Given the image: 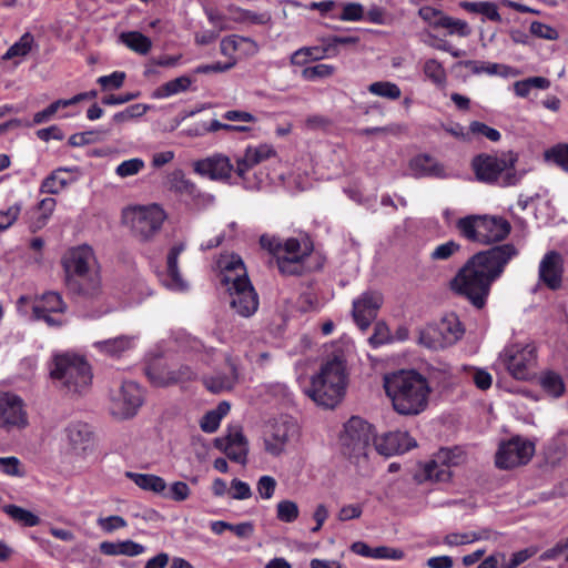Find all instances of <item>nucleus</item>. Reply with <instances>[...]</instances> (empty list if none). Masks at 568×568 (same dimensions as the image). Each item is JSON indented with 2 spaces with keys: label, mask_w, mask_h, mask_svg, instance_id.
<instances>
[{
  "label": "nucleus",
  "mask_w": 568,
  "mask_h": 568,
  "mask_svg": "<svg viewBox=\"0 0 568 568\" xmlns=\"http://www.w3.org/2000/svg\"><path fill=\"white\" fill-rule=\"evenodd\" d=\"M518 254L511 243L490 246L471 255L449 281V290L466 298L475 308L483 310L491 285Z\"/></svg>",
  "instance_id": "obj_1"
},
{
  "label": "nucleus",
  "mask_w": 568,
  "mask_h": 568,
  "mask_svg": "<svg viewBox=\"0 0 568 568\" xmlns=\"http://www.w3.org/2000/svg\"><path fill=\"white\" fill-rule=\"evenodd\" d=\"M386 395L403 416H417L428 407L432 388L427 378L415 369H400L384 377Z\"/></svg>",
  "instance_id": "obj_2"
},
{
  "label": "nucleus",
  "mask_w": 568,
  "mask_h": 568,
  "mask_svg": "<svg viewBox=\"0 0 568 568\" xmlns=\"http://www.w3.org/2000/svg\"><path fill=\"white\" fill-rule=\"evenodd\" d=\"M518 154L513 151L503 153L500 158L479 153L471 159L470 168L478 182L507 187L518 184L525 174V171L516 170Z\"/></svg>",
  "instance_id": "obj_3"
},
{
  "label": "nucleus",
  "mask_w": 568,
  "mask_h": 568,
  "mask_svg": "<svg viewBox=\"0 0 568 568\" xmlns=\"http://www.w3.org/2000/svg\"><path fill=\"white\" fill-rule=\"evenodd\" d=\"M345 362L335 356L321 367V372L312 378L307 395L320 406L334 408L345 395L347 376Z\"/></svg>",
  "instance_id": "obj_4"
},
{
  "label": "nucleus",
  "mask_w": 568,
  "mask_h": 568,
  "mask_svg": "<svg viewBox=\"0 0 568 568\" xmlns=\"http://www.w3.org/2000/svg\"><path fill=\"white\" fill-rule=\"evenodd\" d=\"M221 283L227 286L232 296L231 306L243 317L252 316L258 307V296L255 292L241 257H232L224 266Z\"/></svg>",
  "instance_id": "obj_5"
},
{
  "label": "nucleus",
  "mask_w": 568,
  "mask_h": 568,
  "mask_svg": "<svg viewBox=\"0 0 568 568\" xmlns=\"http://www.w3.org/2000/svg\"><path fill=\"white\" fill-rule=\"evenodd\" d=\"M455 227L460 237L483 245L500 243L511 231V225L506 219L488 214L463 216L456 221Z\"/></svg>",
  "instance_id": "obj_6"
},
{
  "label": "nucleus",
  "mask_w": 568,
  "mask_h": 568,
  "mask_svg": "<svg viewBox=\"0 0 568 568\" xmlns=\"http://www.w3.org/2000/svg\"><path fill=\"white\" fill-rule=\"evenodd\" d=\"M50 377L60 383L69 393L80 394L92 381V372L84 357L75 354H60L53 357Z\"/></svg>",
  "instance_id": "obj_7"
},
{
  "label": "nucleus",
  "mask_w": 568,
  "mask_h": 568,
  "mask_svg": "<svg viewBox=\"0 0 568 568\" xmlns=\"http://www.w3.org/2000/svg\"><path fill=\"white\" fill-rule=\"evenodd\" d=\"M374 435L372 424L358 416L351 417L339 436L341 453L351 460L366 457L371 443H374Z\"/></svg>",
  "instance_id": "obj_8"
},
{
  "label": "nucleus",
  "mask_w": 568,
  "mask_h": 568,
  "mask_svg": "<svg viewBox=\"0 0 568 568\" xmlns=\"http://www.w3.org/2000/svg\"><path fill=\"white\" fill-rule=\"evenodd\" d=\"M134 237L140 242L151 241L162 229L165 212L158 205L136 206L124 212Z\"/></svg>",
  "instance_id": "obj_9"
},
{
  "label": "nucleus",
  "mask_w": 568,
  "mask_h": 568,
  "mask_svg": "<svg viewBox=\"0 0 568 568\" xmlns=\"http://www.w3.org/2000/svg\"><path fill=\"white\" fill-rule=\"evenodd\" d=\"M500 359L508 373L518 381H528L536 365V348L530 345L511 344L500 353Z\"/></svg>",
  "instance_id": "obj_10"
},
{
  "label": "nucleus",
  "mask_w": 568,
  "mask_h": 568,
  "mask_svg": "<svg viewBox=\"0 0 568 568\" xmlns=\"http://www.w3.org/2000/svg\"><path fill=\"white\" fill-rule=\"evenodd\" d=\"M95 261L94 252L89 245H80L71 248L63 258L65 272V285L68 290H80L77 278H82L85 274L92 273L91 263Z\"/></svg>",
  "instance_id": "obj_11"
},
{
  "label": "nucleus",
  "mask_w": 568,
  "mask_h": 568,
  "mask_svg": "<svg viewBox=\"0 0 568 568\" xmlns=\"http://www.w3.org/2000/svg\"><path fill=\"white\" fill-rule=\"evenodd\" d=\"M534 453L535 446L532 443L520 437H514L500 444L495 456V464L500 469H511L526 465Z\"/></svg>",
  "instance_id": "obj_12"
},
{
  "label": "nucleus",
  "mask_w": 568,
  "mask_h": 568,
  "mask_svg": "<svg viewBox=\"0 0 568 568\" xmlns=\"http://www.w3.org/2000/svg\"><path fill=\"white\" fill-rule=\"evenodd\" d=\"M383 303L384 296L378 291H366L353 301L352 317L361 331L372 325Z\"/></svg>",
  "instance_id": "obj_13"
},
{
  "label": "nucleus",
  "mask_w": 568,
  "mask_h": 568,
  "mask_svg": "<svg viewBox=\"0 0 568 568\" xmlns=\"http://www.w3.org/2000/svg\"><path fill=\"white\" fill-rule=\"evenodd\" d=\"M466 455L459 447L440 448L435 458L425 466V475L428 479L435 481H447L452 477L450 466H457L464 463Z\"/></svg>",
  "instance_id": "obj_14"
},
{
  "label": "nucleus",
  "mask_w": 568,
  "mask_h": 568,
  "mask_svg": "<svg viewBox=\"0 0 568 568\" xmlns=\"http://www.w3.org/2000/svg\"><path fill=\"white\" fill-rule=\"evenodd\" d=\"M298 433L297 424L291 418H281L271 424L270 433L264 438L265 452L272 456H280L288 440Z\"/></svg>",
  "instance_id": "obj_15"
},
{
  "label": "nucleus",
  "mask_w": 568,
  "mask_h": 568,
  "mask_svg": "<svg viewBox=\"0 0 568 568\" xmlns=\"http://www.w3.org/2000/svg\"><path fill=\"white\" fill-rule=\"evenodd\" d=\"M143 404V394L140 386L132 381L124 382L120 394L113 399L112 413L121 418H131Z\"/></svg>",
  "instance_id": "obj_16"
},
{
  "label": "nucleus",
  "mask_w": 568,
  "mask_h": 568,
  "mask_svg": "<svg viewBox=\"0 0 568 568\" xmlns=\"http://www.w3.org/2000/svg\"><path fill=\"white\" fill-rule=\"evenodd\" d=\"M416 440L407 432H387L377 437L374 435V447L379 455L393 456L404 454L416 447Z\"/></svg>",
  "instance_id": "obj_17"
},
{
  "label": "nucleus",
  "mask_w": 568,
  "mask_h": 568,
  "mask_svg": "<svg viewBox=\"0 0 568 568\" xmlns=\"http://www.w3.org/2000/svg\"><path fill=\"white\" fill-rule=\"evenodd\" d=\"M195 173L213 181H226L234 170L229 156L215 153L212 156L197 160L193 163Z\"/></svg>",
  "instance_id": "obj_18"
},
{
  "label": "nucleus",
  "mask_w": 568,
  "mask_h": 568,
  "mask_svg": "<svg viewBox=\"0 0 568 568\" xmlns=\"http://www.w3.org/2000/svg\"><path fill=\"white\" fill-rule=\"evenodd\" d=\"M28 425L22 399L17 395L0 396V426L7 430L13 427L23 428Z\"/></svg>",
  "instance_id": "obj_19"
},
{
  "label": "nucleus",
  "mask_w": 568,
  "mask_h": 568,
  "mask_svg": "<svg viewBox=\"0 0 568 568\" xmlns=\"http://www.w3.org/2000/svg\"><path fill=\"white\" fill-rule=\"evenodd\" d=\"M539 280L549 290L557 291L562 282V258L555 251L548 252L539 265Z\"/></svg>",
  "instance_id": "obj_20"
},
{
  "label": "nucleus",
  "mask_w": 568,
  "mask_h": 568,
  "mask_svg": "<svg viewBox=\"0 0 568 568\" xmlns=\"http://www.w3.org/2000/svg\"><path fill=\"white\" fill-rule=\"evenodd\" d=\"M313 252V243L306 239L304 241V248L301 254H295L293 256H278L276 261L278 271L283 275L287 276H302L306 273V267L304 265V261Z\"/></svg>",
  "instance_id": "obj_21"
},
{
  "label": "nucleus",
  "mask_w": 568,
  "mask_h": 568,
  "mask_svg": "<svg viewBox=\"0 0 568 568\" xmlns=\"http://www.w3.org/2000/svg\"><path fill=\"white\" fill-rule=\"evenodd\" d=\"M65 434L75 453H84L90 448L93 442L91 427L83 422H73L65 428Z\"/></svg>",
  "instance_id": "obj_22"
},
{
  "label": "nucleus",
  "mask_w": 568,
  "mask_h": 568,
  "mask_svg": "<svg viewBox=\"0 0 568 568\" xmlns=\"http://www.w3.org/2000/svg\"><path fill=\"white\" fill-rule=\"evenodd\" d=\"M80 290H68L79 302L98 301L102 295L101 278L97 271L85 274L82 278H77Z\"/></svg>",
  "instance_id": "obj_23"
},
{
  "label": "nucleus",
  "mask_w": 568,
  "mask_h": 568,
  "mask_svg": "<svg viewBox=\"0 0 568 568\" xmlns=\"http://www.w3.org/2000/svg\"><path fill=\"white\" fill-rule=\"evenodd\" d=\"M409 168L415 176L446 178L445 168L435 158L428 154H418L409 162Z\"/></svg>",
  "instance_id": "obj_24"
},
{
  "label": "nucleus",
  "mask_w": 568,
  "mask_h": 568,
  "mask_svg": "<svg viewBox=\"0 0 568 568\" xmlns=\"http://www.w3.org/2000/svg\"><path fill=\"white\" fill-rule=\"evenodd\" d=\"M437 329L444 347L455 344L465 333V328L455 313L445 315L438 324Z\"/></svg>",
  "instance_id": "obj_25"
},
{
  "label": "nucleus",
  "mask_w": 568,
  "mask_h": 568,
  "mask_svg": "<svg viewBox=\"0 0 568 568\" xmlns=\"http://www.w3.org/2000/svg\"><path fill=\"white\" fill-rule=\"evenodd\" d=\"M100 551L105 556H128L135 557L144 551V546L133 540L123 541H102L99 546Z\"/></svg>",
  "instance_id": "obj_26"
},
{
  "label": "nucleus",
  "mask_w": 568,
  "mask_h": 568,
  "mask_svg": "<svg viewBox=\"0 0 568 568\" xmlns=\"http://www.w3.org/2000/svg\"><path fill=\"white\" fill-rule=\"evenodd\" d=\"M184 243H178L173 245L166 256V266H168V276L169 283L168 285L175 290H184L186 288V283L182 278V275L178 267V258L180 254L184 251Z\"/></svg>",
  "instance_id": "obj_27"
},
{
  "label": "nucleus",
  "mask_w": 568,
  "mask_h": 568,
  "mask_svg": "<svg viewBox=\"0 0 568 568\" xmlns=\"http://www.w3.org/2000/svg\"><path fill=\"white\" fill-rule=\"evenodd\" d=\"M331 55V48L326 47V43L323 45H314V47H303L296 50L291 55V63L293 65H305L310 61H318L324 59L325 57Z\"/></svg>",
  "instance_id": "obj_28"
},
{
  "label": "nucleus",
  "mask_w": 568,
  "mask_h": 568,
  "mask_svg": "<svg viewBox=\"0 0 568 568\" xmlns=\"http://www.w3.org/2000/svg\"><path fill=\"white\" fill-rule=\"evenodd\" d=\"M126 477L130 478L138 487L146 491L163 495L166 489L165 480L162 477L153 474H139L128 471Z\"/></svg>",
  "instance_id": "obj_29"
},
{
  "label": "nucleus",
  "mask_w": 568,
  "mask_h": 568,
  "mask_svg": "<svg viewBox=\"0 0 568 568\" xmlns=\"http://www.w3.org/2000/svg\"><path fill=\"white\" fill-rule=\"evenodd\" d=\"M459 7L467 12L470 13H478L487 18L488 20L493 22H501V16L498 12V7L495 2L491 1H460Z\"/></svg>",
  "instance_id": "obj_30"
},
{
  "label": "nucleus",
  "mask_w": 568,
  "mask_h": 568,
  "mask_svg": "<svg viewBox=\"0 0 568 568\" xmlns=\"http://www.w3.org/2000/svg\"><path fill=\"white\" fill-rule=\"evenodd\" d=\"M65 311L67 304L57 292L44 293L40 301L32 306L33 314H42L43 312L64 313Z\"/></svg>",
  "instance_id": "obj_31"
},
{
  "label": "nucleus",
  "mask_w": 568,
  "mask_h": 568,
  "mask_svg": "<svg viewBox=\"0 0 568 568\" xmlns=\"http://www.w3.org/2000/svg\"><path fill=\"white\" fill-rule=\"evenodd\" d=\"M191 84L192 79L189 75H181L158 87L152 92V98L163 99L171 97L173 94H178L180 92H185L189 90Z\"/></svg>",
  "instance_id": "obj_32"
},
{
  "label": "nucleus",
  "mask_w": 568,
  "mask_h": 568,
  "mask_svg": "<svg viewBox=\"0 0 568 568\" xmlns=\"http://www.w3.org/2000/svg\"><path fill=\"white\" fill-rule=\"evenodd\" d=\"M231 376L216 375L205 379L204 384L206 388L213 394H220L225 390H231L239 379V373L236 366L231 363Z\"/></svg>",
  "instance_id": "obj_33"
},
{
  "label": "nucleus",
  "mask_w": 568,
  "mask_h": 568,
  "mask_svg": "<svg viewBox=\"0 0 568 568\" xmlns=\"http://www.w3.org/2000/svg\"><path fill=\"white\" fill-rule=\"evenodd\" d=\"M230 404L227 402H221L219 405L207 413L204 414L200 422V427L204 433H214L217 430L222 418L230 412Z\"/></svg>",
  "instance_id": "obj_34"
},
{
  "label": "nucleus",
  "mask_w": 568,
  "mask_h": 568,
  "mask_svg": "<svg viewBox=\"0 0 568 568\" xmlns=\"http://www.w3.org/2000/svg\"><path fill=\"white\" fill-rule=\"evenodd\" d=\"M243 44L248 45L247 52L255 53L258 48L255 41L250 38L232 34L221 40L220 50L223 55H230L232 52L242 50Z\"/></svg>",
  "instance_id": "obj_35"
},
{
  "label": "nucleus",
  "mask_w": 568,
  "mask_h": 568,
  "mask_svg": "<svg viewBox=\"0 0 568 568\" xmlns=\"http://www.w3.org/2000/svg\"><path fill=\"white\" fill-rule=\"evenodd\" d=\"M120 39L129 49L140 54H146L152 47L150 38L139 31L123 32Z\"/></svg>",
  "instance_id": "obj_36"
},
{
  "label": "nucleus",
  "mask_w": 568,
  "mask_h": 568,
  "mask_svg": "<svg viewBox=\"0 0 568 568\" xmlns=\"http://www.w3.org/2000/svg\"><path fill=\"white\" fill-rule=\"evenodd\" d=\"M435 24L439 27V29H446L449 36L466 38L471 33V28L465 20L456 19L447 14L442 17Z\"/></svg>",
  "instance_id": "obj_37"
},
{
  "label": "nucleus",
  "mask_w": 568,
  "mask_h": 568,
  "mask_svg": "<svg viewBox=\"0 0 568 568\" xmlns=\"http://www.w3.org/2000/svg\"><path fill=\"white\" fill-rule=\"evenodd\" d=\"M2 510L14 521L20 523L24 527H34L40 524V518L20 506L17 505H6Z\"/></svg>",
  "instance_id": "obj_38"
},
{
  "label": "nucleus",
  "mask_w": 568,
  "mask_h": 568,
  "mask_svg": "<svg viewBox=\"0 0 568 568\" xmlns=\"http://www.w3.org/2000/svg\"><path fill=\"white\" fill-rule=\"evenodd\" d=\"M131 346V339L128 336H118L114 338L99 341L94 343V347L100 352L109 355H119L120 353L129 349Z\"/></svg>",
  "instance_id": "obj_39"
},
{
  "label": "nucleus",
  "mask_w": 568,
  "mask_h": 568,
  "mask_svg": "<svg viewBox=\"0 0 568 568\" xmlns=\"http://www.w3.org/2000/svg\"><path fill=\"white\" fill-rule=\"evenodd\" d=\"M70 169L59 168L54 170L50 175H48L41 183L40 192L48 194H58L62 191L68 184V180L60 176L61 172H69Z\"/></svg>",
  "instance_id": "obj_40"
},
{
  "label": "nucleus",
  "mask_w": 568,
  "mask_h": 568,
  "mask_svg": "<svg viewBox=\"0 0 568 568\" xmlns=\"http://www.w3.org/2000/svg\"><path fill=\"white\" fill-rule=\"evenodd\" d=\"M171 189L176 192L185 193L192 197H195L200 194L196 185L189 179L185 178L182 170H175L172 172L171 178Z\"/></svg>",
  "instance_id": "obj_41"
},
{
  "label": "nucleus",
  "mask_w": 568,
  "mask_h": 568,
  "mask_svg": "<svg viewBox=\"0 0 568 568\" xmlns=\"http://www.w3.org/2000/svg\"><path fill=\"white\" fill-rule=\"evenodd\" d=\"M544 158L546 161L552 162L565 172H568V143H558L547 149Z\"/></svg>",
  "instance_id": "obj_42"
},
{
  "label": "nucleus",
  "mask_w": 568,
  "mask_h": 568,
  "mask_svg": "<svg viewBox=\"0 0 568 568\" xmlns=\"http://www.w3.org/2000/svg\"><path fill=\"white\" fill-rule=\"evenodd\" d=\"M540 385L545 392L554 397H559L565 392V384L561 376L551 371L540 377Z\"/></svg>",
  "instance_id": "obj_43"
},
{
  "label": "nucleus",
  "mask_w": 568,
  "mask_h": 568,
  "mask_svg": "<svg viewBox=\"0 0 568 568\" xmlns=\"http://www.w3.org/2000/svg\"><path fill=\"white\" fill-rule=\"evenodd\" d=\"M33 36L26 32L18 42L12 44L2 57L3 60H10L16 57H24L31 51L33 43Z\"/></svg>",
  "instance_id": "obj_44"
},
{
  "label": "nucleus",
  "mask_w": 568,
  "mask_h": 568,
  "mask_svg": "<svg viewBox=\"0 0 568 568\" xmlns=\"http://www.w3.org/2000/svg\"><path fill=\"white\" fill-rule=\"evenodd\" d=\"M300 515L298 506L293 500H282L276 506V517L283 523H294Z\"/></svg>",
  "instance_id": "obj_45"
},
{
  "label": "nucleus",
  "mask_w": 568,
  "mask_h": 568,
  "mask_svg": "<svg viewBox=\"0 0 568 568\" xmlns=\"http://www.w3.org/2000/svg\"><path fill=\"white\" fill-rule=\"evenodd\" d=\"M368 91L375 95L396 100L400 97L402 92L397 84L387 81H377L368 87Z\"/></svg>",
  "instance_id": "obj_46"
},
{
  "label": "nucleus",
  "mask_w": 568,
  "mask_h": 568,
  "mask_svg": "<svg viewBox=\"0 0 568 568\" xmlns=\"http://www.w3.org/2000/svg\"><path fill=\"white\" fill-rule=\"evenodd\" d=\"M425 75L435 84L440 85L446 82V72L443 64L436 59H428L424 64Z\"/></svg>",
  "instance_id": "obj_47"
},
{
  "label": "nucleus",
  "mask_w": 568,
  "mask_h": 568,
  "mask_svg": "<svg viewBox=\"0 0 568 568\" xmlns=\"http://www.w3.org/2000/svg\"><path fill=\"white\" fill-rule=\"evenodd\" d=\"M442 337L438 333L437 327L428 326L425 329L419 331L418 343L427 348L437 349L443 348Z\"/></svg>",
  "instance_id": "obj_48"
},
{
  "label": "nucleus",
  "mask_w": 568,
  "mask_h": 568,
  "mask_svg": "<svg viewBox=\"0 0 568 568\" xmlns=\"http://www.w3.org/2000/svg\"><path fill=\"white\" fill-rule=\"evenodd\" d=\"M335 68L331 64H316L313 67H306L302 70V78L307 81H314L317 79L329 78L334 74Z\"/></svg>",
  "instance_id": "obj_49"
},
{
  "label": "nucleus",
  "mask_w": 568,
  "mask_h": 568,
  "mask_svg": "<svg viewBox=\"0 0 568 568\" xmlns=\"http://www.w3.org/2000/svg\"><path fill=\"white\" fill-rule=\"evenodd\" d=\"M393 337L389 327L384 321H378L374 325V332L368 338V343L373 347H378L386 343L392 342Z\"/></svg>",
  "instance_id": "obj_50"
},
{
  "label": "nucleus",
  "mask_w": 568,
  "mask_h": 568,
  "mask_svg": "<svg viewBox=\"0 0 568 568\" xmlns=\"http://www.w3.org/2000/svg\"><path fill=\"white\" fill-rule=\"evenodd\" d=\"M245 154L251 159V164L257 165L261 162L274 156L276 152L272 145L261 144L256 148L247 146Z\"/></svg>",
  "instance_id": "obj_51"
},
{
  "label": "nucleus",
  "mask_w": 568,
  "mask_h": 568,
  "mask_svg": "<svg viewBox=\"0 0 568 568\" xmlns=\"http://www.w3.org/2000/svg\"><path fill=\"white\" fill-rule=\"evenodd\" d=\"M462 248V245L453 240L438 245L432 253L430 258L433 261H446L450 258L454 254L458 253Z\"/></svg>",
  "instance_id": "obj_52"
},
{
  "label": "nucleus",
  "mask_w": 568,
  "mask_h": 568,
  "mask_svg": "<svg viewBox=\"0 0 568 568\" xmlns=\"http://www.w3.org/2000/svg\"><path fill=\"white\" fill-rule=\"evenodd\" d=\"M169 385L192 381L196 377L195 372L189 365H181L176 369L168 371Z\"/></svg>",
  "instance_id": "obj_53"
},
{
  "label": "nucleus",
  "mask_w": 568,
  "mask_h": 568,
  "mask_svg": "<svg viewBox=\"0 0 568 568\" xmlns=\"http://www.w3.org/2000/svg\"><path fill=\"white\" fill-rule=\"evenodd\" d=\"M144 168V162L141 159L134 158L120 163L115 173L121 178H128L138 174Z\"/></svg>",
  "instance_id": "obj_54"
},
{
  "label": "nucleus",
  "mask_w": 568,
  "mask_h": 568,
  "mask_svg": "<svg viewBox=\"0 0 568 568\" xmlns=\"http://www.w3.org/2000/svg\"><path fill=\"white\" fill-rule=\"evenodd\" d=\"M22 210L20 203H14L4 211H0V232L8 230L18 220Z\"/></svg>",
  "instance_id": "obj_55"
},
{
  "label": "nucleus",
  "mask_w": 568,
  "mask_h": 568,
  "mask_svg": "<svg viewBox=\"0 0 568 568\" xmlns=\"http://www.w3.org/2000/svg\"><path fill=\"white\" fill-rule=\"evenodd\" d=\"M0 469L9 476L23 477L26 471L21 468V462L14 457H0Z\"/></svg>",
  "instance_id": "obj_56"
},
{
  "label": "nucleus",
  "mask_w": 568,
  "mask_h": 568,
  "mask_svg": "<svg viewBox=\"0 0 568 568\" xmlns=\"http://www.w3.org/2000/svg\"><path fill=\"white\" fill-rule=\"evenodd\" d=\"M534 555H535V550L529 549V548L514 552L508 560L506 559V556L504 555V559H500V566H501V568H517L518 566L524 564L526 560H528Z\"/></svg>",
  "instance_id": "obj_57"
},
{
  "label": "nucleus",
  "mask_w": 568,
  "mask_h": 568,
  "mask_svg": "<svg viewBox=\"0 0 568 568\" xmlns=\"http://www.w3.org/2000/svg\"><path fill=\"white\" fill-rule=\"evenodd\" d=\"M98 134L99 131L94 130L74 133L69 138L68 144L73 148L92 144L100 140Z\"/></svg>",
  "instance_id": "obj_58"
},
{
  "label": "nucleus",
  "mask_w": 568,
  "mask_h": 568,
  "mask_svg": "<svg viewBox=\"0 0 568 568\" xmlns=\"http://www.w3.org/2000/svg\"><path fill=\"white\" fill-rule=\"evenodd\" d=\"M530 33L537 38L546 40H556L559 37L558 31L555 28L539 21L531 22Z\"/></svg>",
  "instance_id": "obj_59"
},
{
  "label": "nucleus",
  "mask_w": 568,
  "mask_h": 568,
  "mask_svg": "<svg viewBox=\"0 0 568 568\" xmlns=\"http://www.w3.org/2000/svg\"><path fill=\"white\" fill-rule=\"evenodd\" d=\"M125 80V73L122 71H114L109 75H102L98 79V83L103 90L120 89Z\"/></svg>",
  "instance_id": "obj_60"
},
{
  "label": "nucleus",
  "mask_w": 568,
  "mask_h": 568,
  "mask_svg": "<svg viewBox=\"0 0 568 568\" xmlns=\"http://www.w3.org/2000/svg\"><path fill=\"white\" fill-rule=\"evenodd\" d=\"M145 375L154 386H169V375L165 369H161L155 365H150L145 367Z\"/></svg>",
  "instance_id": "obj_61"
},
{
  "label": "nucleus",
  "mask_w": 568,
  "mask_h": 568,
  "mask_svg": "<svg viewBox=\"0 0 568 568\" xmlns=\"http://www.w3.org/2000/svg\"><path fill=\"white\" fill-rule=\"evenodd\" d=\"M190 487L184 481H175L171 485L168 493L164 491L163 496L175 501H183L190 496Z\"/></svg>",
  "instance_id": "obj_62"
},
{
  "label": "nucleus",
  "mask_w": 568,
  "mask_h": 568,
  "mask_svg": "<svg viewBox=\"0 0 568 568\" xmlns=\"http://www.w3.org/2000/svg\"><path fill=\"white\" fill-rule=\"evenodd\" d=\"M469 131L474 134H481L493 142H497L500 140V133L498 130L490 128L487 124L479 121H473L469 124Z\"/></svg>",
  "instance_id": "obj_63"
},
{
  "label": "nucleus",
  "mask_w": 568,
  "mask_h": 568,
  "mask_svg": "<svg viewBox=\"0 0 568 568\" xmlns=\"http://www.w3.org/2000/svg\"><path fill=\"white\" fill-rule=\"evenodd\" d=\"M418 16L433 29H439L435 23L445 17V13L436 8L424 6L419 8Z\"/></svg>",
  "instance_id": "obj_64"
}]
</instances>
